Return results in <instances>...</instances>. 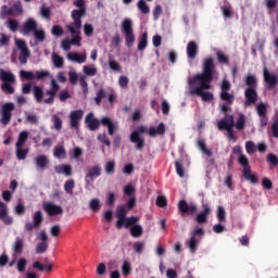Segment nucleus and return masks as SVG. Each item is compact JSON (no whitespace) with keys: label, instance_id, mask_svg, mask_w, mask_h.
<instances>
[{"label":"nucleus","instance_id":"32","mask_svg":"<svg viewBox=\"0 0 278 278\" xmlns=\"http://www.w3.org/2000/svg\"><path fill=\"white\" fill-rule=\"evenodd\" d=\"M243 84L247 88L257 89V77L253 74L247 75L243 78Z\"/></svg>","mask_w":278,"mask_h":278},{"label":"nucleus","instance_id":"2","mask_svg":"<svg viewBox=\"0 0 278 278\" xmlns=\"http://www.w3.org/2000/svg\"><path fill=\"white\" fill-rule=\"evenodd\" d=\"M74 5L78 9L73 10L71 13L73 23L66 26L70 34H77V29H81V18L86 16V0H76Z\"/></svg>","mask_w":278,"mask_h":278},{"label":"nucleus","instance_id":"47","mask_svg":"<svg viewBox=\"0 0 278 278\" xmlns=\"http://www.w3.org/2000/svg\"><path fill=\"white\" fill-rule=\"evenodd\" d=\"M89 210H91V212H99L101 210V200L99 199L90 200Z\"/></svg>","mask_w":278,"mask_h":278},{"label":"nucleus","instance_id":"42","mask_svg":"<svg viewBox=\"0 0 278 278\" xmlns=\"http://www.w3.org/2000/svg\"><path fill=\"white\" fill-rule=\"evenodd\" d=\"M48 250H49V242H39L35 248L37 255H42V253H47Z\"/></svg>","mask_w":278,"mask_h":278},{"label":"nucleus","instance_id":"62","mask_svg":"<svg viewBox=\"0 0 278 278\" xmlns=\"http://www.w3.org/2000/svg\"><path fill=\"white\" fill-rule=\"evenodd\" d=\"M109 66H110L111 71H114L115 73H121V71H122L121 64L114 60L109 61Z\"/></svg>","mask_w":278,"mask_h":278},{"label":"nucleus","instance_id":"21","mask_svg":"<svg viewBox=\"0 0 278 278\" xmlns=\"http://www.w3.org/2000/svg\"><path fill=\"white\" fill-rule=\"evenodd\" d=\"M24 249H25V240H23V238L21 237H17L12 245L13 257H16V255H22Z\"/></svg>","mask_w":278,"mask_h":278},{"label":"nucleus","instance_id":"28","mask_svg":"<svg viewBox=\"0 0 278 278\" xmlns=\"http://www.w3.org/2000/svg\"><path fill=\"white\" fill-rule=\"evenodd\" d=\"M149 136L155 137V136H164L166 134V125L164 123H160L159 126L150 127L148 130Z\"/></svg>","mask_w":278,"mask_h":278},{"label":"nucleus","instance_id":"36","mask_svg":"<svg viewBox=\"0 0 278 278\" xmlns=\"http://www.w3.org/2000/svg\"><path fill=\"white\" fill-rule=\"evenodd\" d=\"M197 146L202 151L204 155H207L208 157H212V150L207 149V146L205 144L204 139H198Z\"/></svg>","mask_w":278,"mask_h":278},{"label":"nucleus","instance_id":"50","mask_svg":"<svg viewBox=\"0 0 278 278\" xmlns=\"http://www.w3.org/2000/svg\"><path fill=\"white\" fill-rule=\"evenodd\" d=\"M122 273L124 277H129V275H131V263H129V261H124L122 265Z\"/></svg>","mask_w":278,"mask_h":278},{"label":"nucleus","instance_id":"4","mask_svg":"<svg viewBox=\"0 0 278 278\" xmlns=\"http://www.w3.org/2000/svg\"><path fill=\"white\" fill-rule=\"evenodd\" d=\"M205 236V230L197 226L193 231L190 232L189 240L186 241V245L189 248L191 253H197L199 244H201V239Z\"/></svg>","mask_w":278,"mask_h":278},{"label":"nucleus","instance_id":"12","mask_svg":"<svg viewBox=\"0 0 278 278\" xmlns=\"http://www.w3.org/2000/svg\"><path fill=\"white\" fill-rule=\"evenodd\" d=\"M84 118V112L81 110L72 111L70 113V128L79 129V123Z\"/></svg>","mask_w":278,"mask_h":278},{"label":"nucleus","instance_id":"10","mask_svg":"<svg viewBox=\"0 0 278 278\" xmlns=\"http://www.w3.org/2000/svg\"><path fill=\"white\" fill-rule=\"evenodd\" d=\"M244 98H245V101L243 103L244 108H251V105H255L258 99L257 89L245 88Z\"/></svg>","mask_w":278,"mask_h":278},{"label":"nucleus","instance_id":"40","mask_svg":"<svg viewBox=\"0 0 278 278\" xmlns=\"http://www.w3.org/2000/svg\"><path fill=\"white\" fill-rule=\"evenodd\" d=\"M247 125V117L244 116L243 113H241L239 115V118L237 119V122L235 123V127L236 129H238L239 131H242V129H244Z\"/></svg>","mask_w":278,"mask_h":278},{"label":"nucleus","instance_id":"7","mask_svg":"<svg viewBox=\"0 0 278 278\" xmlns=\"http://www.w3.org/2000/svg\"><path fill=\"white\" fill-rule=\"evenodd\" d=\"M229 90H231V83L229 80L224 79L220 85V93L219 97L222 101H225L228 105H233V101H236V97L233 93H229Z\"/></svg>","mask_w":278,"mask_h":278},{"label":"nucleus","instance_id":"48","mask_svg":"<svg viewBox=\"0 0 278 278\" xmlns=\"http://www.w3.org/2000/svg\"><path fill=\"white\" fill-rule=\"evenodd\" d=\"M217 220L218 223H226L227 220V212L223 206H218L217 208Z\"/></svg>","mask_w":278,"mask_h":278},{"label":"nucleus","instance_id":"8","mask_svg":"<svg viewBox=\"0 0 278 278\" xmlns=\"http://www.w3.org/2000/svg\"><path fill=\"white\" fill-rule=\"evenodd\" d=\"M263 77L266 84L267 90H273L278 85V75L268 71V67L263 68Z\"/></svg>","mask_w":278,"mask_h":278},{"label":"nucleus","instance_id":"29","mask_svg":"<svg viewBox=\"0 0 278 278\" xmlns=\"http://www.w3.org/2000/svg\"><path fill=\"white\" fill-rule=\"evenodd\" d=\"M242 175L247 181H250V184L255 185L260 181V178L257 177V175L251 173V167L243 168Z\"/></svg>","mask_w":278,"mask_h":278},{"label":"nucleus","instance_id":"44","mask_svg":"<svg viewBox=\"0 0 278 278\" xmlns=\"http://www.w3.org/2000/svg\"><path fill=\"white\" fill-rule=\"evenodd\" d=\"M148 38H149V35L147 33H143L141 35L138 43V51H144V49H147Z\"/></svg>","mask_w":278,"mask_h":278},{"label":"nucleus","instance_id":"57","mask_svg":"<svg viewBox=\"0 0 278 278\" xmlns=\"http://www.w3.org/2000/svg\"><path fill=\"white\" fill-rule=\"evenodd\" d=\"M51 34L60 38V36H64V29L60 25H54L51 29Z\"/></svg>","mask_w":278,"mask_h":278},{"label":"nucleus","instance_id":"25","mask_svg":"<svg viewBox=\"0 0 278 278\" xmlns=\"http://www.w3.org/2000/svg\"><path fill=\"white\" fill-rule=\"evenodd\" d=\"M67 60H70V62H77V64H84L86 60H88V56L86 53L70 52Z\"/></svg>","mask_w":278,"mask_h":278},{"label":"nucleus","instance_id":"20","mask_svg":"<svg viewBox=\"0 0 278 278\" xmlns=\"http://www.w3.org/2000/svg\"><path fill=\"white\" fill-rule=\"evenodd\" d=\"M199 55V45L197 41H189L187 45V56L188 60H194Z\"/></svg>","mask_w":278,"mask_h":278},{"label":"nucleus","instance_id":"3","mask_svg":"<svg viewBox=\"0 0 278 278\" xmlns=\"http://www.w3.org/2000/svg\"><path fill=\"white\" fill-rule=\"evenodd\" d=\"M0 80L2 81L1 90L7 92V94H14V87H12V84H16V77L14 74L0 68Z\"/></svg>","mask_w":278,"mask_h":278},{"label":"nucleus","instance_id":"31","mask_svg":"<svg viewBox=\"0 0 278 278\" xmlns=\"http://www.w3.org/2000/svg\"><path fill=\"white\" fill-rule=\"evenodd\" d=\"M54 170L58 175H65L66 177H71L73 175V167L66 164L55 166Z\"/></svg>","mask_w":278,"mask_h":278},{"label":"nucleus","instance_id":"39","mask_svg":"<svg viewBox=\"0 0 278 278\" xmlns=\"http://www.w3.org/2000/svg\"><path fill=\"white\" fill-rule=\"evenodd\" d=\"M128 212L129 211L127 210V207L125 205H118L115 211V216H116V218H129V217H127Z\"/></svg>","mask_w":278,"mask_h":278},{"label":"nucleus","instance_id":"26","mask_svg":"<svg viewBox=\"0 0 278 278\" xmlns=\"http://www.w3.org/2000/svg\"><path fill=\"white\" fill-rule=\"evenodd\" d=\"M0 220H3L4 225H12V217H8V205L0 201Z\"/></svg>","mask_w":278,"mask_h":278},{"label":"nucleus","instance_id":"41","mask_svg":"<svg viewBox=\"0 0 278 278\" xmlns=\"http://www.w3.org/2000/svg\"><path fill=\"white\" fill-rule=\"evenodd\" d=\"M137 8L141 14H149V12H151V8H149V4H147V1L144 0H139L137 2Z\"/></svg>","mask_w":278,"mask_h":278},{"label":"nucleus","instance_id":"27","mask_svg":"<svg viewBox=\"0 0 278 278\" xmlns=\"http://www.w3.org/2000/svg\"><path fill=\"white\" fill-rule=\"evenodd\" d=\"M235 153H239L238 163L243 166V168H251V165H249V157L247 155L242 154V148L236 147L233 149Z\"/></svg>","mask_w":278,"mask_h":278},{"label":"nucleus","instance_id":"63","mask_svg":"<svg viewBox=\"0 0 278 278\" xmlns=\"http://www.w3.org/2000/svg\"><path fill=\"white\" fill-rule=\"evenodd\" d=\"M27 58H29V49L23 50L18 55V60L21 64H27Z\"/></svg>","mask_w":278,"mask_h":278},{"label":"nucleus","instance_id":"58","mask_svg":"<svg viewBox=\"0 0 278 278\" xmlns=\"http://www.w3.org/2000/svg\"><path fill=\"white\" fill-rule=\"evenodd\" d=\"M216 55L219 64H229V56H227L225 53L218 51Z\"/></svg>","mask_w":278,"mask_h":278},{"label":"nucleus","instance_id":"45","mask_svg":"<svg viewBox=\"0 0 278 278\" xmlns=\"http://www.w3.org/2000/svg\"><path fill=\"white\" fill-rule=\"evenodd\" d=\"M83 73L88 77H94V75H97V67H94V65H85L83 67Z\"/></svg>","mask_w":278,"mask_h":278},{"label":"nucleus","instance_id":"37","mask_svg":"<svg viewBox=\"0 0 278 278\" xmlns=\"http://www.w3.org/2000/svg\"><path fill=\"white\" fill-rule=\"evenodd\" d=\"M28 138L29 132H27V130L21 131L17 138V142L15 143V147H25V142H27Z\"/></svg>","mask_w":278,"mask_h":278},{"label":"nucleus","instance_id":"55","mask_svg":"<svg viewBox=\"0 0 278 278\" xmlns=\"http://www.w3.org/2000/svg\"><path fill=\"white\" fill-rule=\"evenodd\" d=\"M27 268V258L22 257L17 261L16 270L23 273Z\"/></svg>","mask_w":278,"mask_h":278},{"label":"nucleus","instance_id":"51","mask_svg":"<svg viewBox=\"0 0 278 278\" xmlns=\"http://www.w3.org/2000/svg\"><path fill=\"white\" fill-rule=\"evenodd\" d=\"M34 36H35V40H37V42H45V39L47 38L45 30L38 29V28L35 30Z\"/></svg>","mask_w":278,"mask_h":278},{"label":"nucleus","instance_id":"64","mask_svg":"<svg viewBox=\"0 0 278 278\" xmlns=\"http://www.w3.org/2000/svg\"><path fill=\"white\" fill-rule=\"evenodd\" d=\"M267 162H269V164H271V166L275 168L278 166V156L270 153L267 155Z\"/></svg>","mask_w":278,"mask_h":278},{"label":"nucleus","instance_id":"46","mask_svg":"<svg viewBox=\"0 0 278 278\" xmlns=\"http://www.w3.org/2000/svg\"><path fill=\"white\" fill-rule=\"evenodd\" d=\"M74 29H76L77 34H72L74 37L70 40L72 45H76V47H81V36H79V29L74 26Z\"/></svg>","mask_w":278,"mask_h":278},{"label":"nucleus","instance_id":"6","mask_svg":"<svg viewBox=\"0 0 278 278\" xmlns=\"http://www.w3.org/2000/svg\"><path fill=\"white\" fill-rule=\"evenodd\" d=\"M58 92H60V84L55 78L50 80V88L43 92V102L46 105H53L55 103V98L58 97Z\"/></svg>","mask_w":278,"mask_h":278},{"label":"nucleus","instance_id":"22","mask_svg":"<svg viewBox=\"0 0 278 278\" xmlns=\"http://www.w3.org/2000/svg\"><path fill=\"white\" fill-rule=\"evenodd\" d=\"M33 97L37 103H43L45 101V87L35 85L31 89Z\"/></svg>","mask_w":278,"mask_h":278},{"label":"nucleus","instance_id":"59","mask_svg":"<svg viewBox=\"0 0 278 278\" xmlns=\"http://www.w3.org/2000/svg\"><path fill=\"white\" fill-rule=\"evenodd\" d=\"M52 121L54 123V129L56 131H62V118H60L58 115H53Z\"/></svg>","mask_w":278,"mask_h":278},{"label":"nucleus","instance_id":"9","mask_svg":"<svg viewBox=\"0 0 278 278\" xmlns=\"http://www.w3.org/2000/svg\"><path fill=\"white\" fill-rule=\"evenodd\" d=\"M12 112H14V103L7 102L2 105V116L0 119L2 125H10V121H12Z\"/></svg>","mask_w":278,"mask_h":278},{"label":"nucleus","instance_id":"33","mask_svg":"<svg viewBox=\"0 0 278 278\" xmlns=\"http://www.w3.org/2000/svg\"><path fill=\"white\" fill-rule=\"evenodd\" d=\"M24 146L15 147V153L17 160H27L29 148H23Z\"/></svg>","mask_w":278,"mask_h":278},{"label":"nucleus","instance_id":"13","mask_svg":"<svg viewBox=\"0 0 278 278\" xmlns=\"http://www.w3.org/2000/svg\"><path fill=\"white\" fill-rule=\"evenodd\" d=\"M97 177H101V166L94 165L91 167L85 176V182L87 186H92L94 184V179Z\"/></svg>","mask_w":278,"mask_h":278},{"label":"nucleus","instance_id":"1","mask_svg":"<svg viewBox=\"0 0 278 278\" xmlns=\"http://www.w3.org/2000/svg\"><path fill=\"white\" fill-rule=\"evenodd\" d=\"M214 73H216V64L212 56H206L202 60V73L197 74L189 78V91L190 94H197L202 97V101H213L214 93L203 92V90H210L212 81H214Z\"/></svg>","mask_w":278,"mask_h":278},{"label":"nucleus","instance_id":"11","mask_svg":"<svg viewBox=\"0 0 278 278\" xmlns=\"http://www.w3.org/2000/svg\"><path fill=\"white\" fill-rule=\"evenodd\" d=\"M42 210L49 216H60V214H64V208L58 204H53L51 202H46L42 204Z\"/></svg>","mask_w":278,"mask_h":278},{"label":"nucleus","instance_id":"16","mask_svg":"<svg viewBox=\"0 0 278 278\" xmlns=\"http://www.w3.org/2000/svg\"><path fill=\"white\" fill-rule=\"evenodd\" d=\"M217 127L219 131H225L229 129H233L236 127V121L233 119V115H227L225 118L218 122Z\"/></svg>","mask_w":278,"mask_h":278},{"label":"nucleus","instance_id":"18","mask_svg":"<svg viewBox=\"0 0 278 278\" xmlns=\"http://www.w3.org/2000/svg\"><path fill=\"white\" fill-rule=\"evenodd\" d=\"M138 220H140V218L136 216H130L128 218H117L116 228L123 229V227H125L126 229H129L131 225H137Z\"/></svg>","mask_w":278,"mask_h":278},{"label":"nucleus","instance_id":"15","mask_svg":"<svg viewBox=\"0 0 278 278\" xmlns=\"http://www.w3.org/2000/svg\"><path fill=\"white\" fill-rule=\"evenodd\" d=\"M210 214H212V207L210 206V203H203L202 204V212H200L195 216V222L199 225H203V224L207 223V216H210Z\"/></svg>","mask_w":278,"mask_h":278},{"label":"nucleus","instance_id":"60","mask_svg":"<svg viewBox=\"0 0 278 278\" xmlns=\"http://www.w3.org/2000/svg\"><path fill=\"white\" fill-rule=\"evenodd\" d=\"M176 173L178 177H185L186 172L184 169V164H181L179 161L175 162Z\"/></svg>","mask_w":278,"mask_h":278},{"label":"nucleus","instance_id":"54","mask_svg":"<svg viewBox=\"0 0 278 278\" xmlns=\"http://www.w3.org/2000/svg\"><path fill=\"white\" fill-rule=\"evenodd\" d=\"M256 113L258 116H266L268 114V110L266 109V104L264 102L256 105Z\"/></svg>","mask_w":278,"mask_h":278},{"label":"nucleus","instance_id":"23","mask_svg":"<svg viewBox=\"0 0 278 278\" xmlns=\"http://www.w3.org/2000/svg\"><path fill=\"white\" fill-rule=\"evenodd\" d=\"M35 166L37 170H46V168L49 166V157L45 154L38 155L35 157Z\"/></svg>","mask_w":278,"mask_h":278},{"label":"nucleus","instance_id":"34","mask_svg":"<svg viewBox=\"0 0 278 278\" xmlns=\"http://www.w3.org/2000/svg\"><path fill=\"white\" fill-rule=\"evenodd\" d=\"M53 155L56 157V160H66V149L64 146L55 147Z\"/></svg>","mask_w":278,"mask_h":278},{"label":"nucleus","instance_id":"30","mask_svg":"<svg viewBox=\"0 0 278 278\" xmlns=\"http://www.w3.org/2000/svg\"><path fill=\"white\" fill-rule=\"evenodd\" d=\"M130 142L135 144L136 151H142L144 149V138L138 137V135H130Z\"/></svg>","mask_w":278,"mask_h":278},{"label":"nucleus","instance_id":"49","mask_svg":"<svg viewBox=\"0 0 278 278\" xmlns=\"http://www.w3.org/2000/svg\"><path fill=\"white\" fill-rule=\"evenodd\" d=\"M40 14L46 21H51V8L42 4L40 8Z\"/></svg>","mask_w":278,"mask_h":278},{"label":"nucleus","instance_id":"5","mask_svg":"<svg viewBox=\"0 0 278 278\" xmlns=\"http://www.w3.org/2000/svg\"><path fill=\"white\" fill-rule=\"evenodd\" d=\"M122 33L124 34L125 42L127 47H134L136 42V35L134 34V23L129 18H125L122 22Z\"/></svg>","mask_w":278,"mask_h":278},{"label":"nucleus","instance_id":"17","mask_svg":"<svg viewBox=\"0 0 278 278\" xmlns=\"http://www.w3.org/2000/svg\"><path fill=\"white\" fill-rule=\"evenodd\" d=\"M85 123L88 126L89 131H97V129L101 127V121L94 117V113L87 114Z\"/></svg>","mask_w":278,"mask_h":278},{"label":"nucleus","instance_id":"14","mask_svg":"<svg viewBox=\"0 0 278 278\" xmlns=\"http://www.w3.org/2000/svg\"><path fill=\"white\" fill-rule=\"evenodd\" d=\"M178 210L181 213V216L185 214H197L198 207L197 204H188L186 200H180L178 202Z\"/></svg>","mask_w":278,"mask_h":278},{"label":"nucleus","instance_id":"19","mask_svg":"<svg viewBox=\"0 0 278 278\" xmlns=\"http://www.w3.org/2000/svg\"><path fill=\"white\" fill-rule=\"evenodd\" d=\"M37 29H38V22H36V20L34 18H28L22 27V34H24V36H29L31 31L35 33V30Z\"/></svg>","mask_w":278,"mask_h":278},{"label":"nucleus","instance_id":"43","mask_svg":"<svg viewBox=\"0 0 278 278\" xmlns=\"http://www.w3.org/2000/svg\"><path fill=\"white\" fill-rule=\"evenodd\" d=\"M52 62L55 68H63L64 67V59L59 54H52Z\"/></svg>","mask_w":278,"mask_h":278},{"label":"nucleus","instance_id":"61","mask_svg":"<svg viewBox=\"0 0 278 278\" xmlns=\"http://www.w3.org/2000/svg\"><path fill=\"white\" fill-rule=\"evenodd\" d=\"M132 249L136 253H138L139 255L142 253V251H144V242L142 241H137L134 243Z\"/></svg>","mask_w":278,"mask_h":278},{"label":"nucleus","instance_id":"52","mask_svg":"<svg viewBox=\"0 0 278 278\" xmlns=\"http://www.w3.org/2000/svg\"><path fill=\"white\" fill-rule=\"evenodd\" d=\"M49 75H51V73H49V71H37L35 72V79H37V81H42V79H47V77H49Z\"/></svg>","mask_w":278,"mask_h":278},{"label":"nucleus","instance_id":"53","mask_svg":"<svg viewBox=\"0 0 278 278\" xmlns=\"http://www.w3.org/2000/svg\"><path fill=\"white\" fill-rule=\"evenodd\" d=\"M75 189V180L70 179L64 184V190L67 194H73V190Z\"/></svg>","mask_w":278,"mask_h":278},{"label":"nucleus","instance_id":"38","mask_svg":"<svg viewBox=\"0 0 278 278\" xmlns=\"http://www.w3.org/2000/svg\"><path fill=\"white\" fill-rule=\"evenodd\" d=\"M143 232L144 230L140 225L135 224L130 226V236H132V238H140V236H142Z\"/></svg>","mask_w":278,"mask_h":278},{"label":"nucleus","instance_id":"56","mask_svg":"<svg viewBox=\"0 0 278 278\" xmlns=\"http://www.w3.org/2000/svg\"><path fill=\"white\" fill-rule=\"evenodd\" d=\"M7 26L10 29V31H17L18 30V22L16 20H8Z\"/></svg>","mask_w":278,"mask_h":278},{"label":"nucleus","instance_id":"24","mask_svg":"<svg viewBox=\"0 0 278 278\" xmlns=\"http://www.w3.org/2000/svg\"><path fill=\"white\" fill-rule=\"evenodd\" d=\"M101 125H103V127H108L109 136H114V131L118 129V124L113 123L110 117H102Z\"/></svg>","mask_w":278,"mask_h":278},{"label":"nucleus","instance_id":"35","mask_svg":"<svg viewBox=\"0 0 278 278\" xmlns=\"http://www.w3.org/2000/svg\"><path fill=\"white\" fill-rule=\"evenodd\" d=\"M45 217L42 216V211H36L33 215V224H35L36 229L42 225Z\"/></svg>","mask_w":278,"mask_h":278}]
</instances>
